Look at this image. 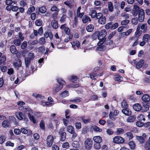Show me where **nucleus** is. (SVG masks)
<instances>
[{
    "mask_svg": "<svg viewBox=\"0 0 150 150\" xmlns=\"http://www.w3.org/2000/svg\"><path fill=\"white\" fill-rule=\"evenodd\" d=\"M98 39L100 40L98 44V47H97V50L100 51H102L105 49L104 45H101L103 44L106 40L105 36L107 34L106 30H102L100 31H98Z\"/></svg>",
    "mask_w": 150,
    "mask_h": 150,
    "instance_id": "f257e3e1",
    "label": "nucleus"
},
{
    "mask_svg": "<svg viewBox=\"0 0 150 150\" xmlns=\"http://www.w3.org/2000/svg\"><path fill=\"white\" fill-rule=\"evenodd\" d=\"M100 69V68L97 67H95L93 69L94 72L91 73L90 74V78L92 79L95 80L99 76H100L103 74V73L102 72H97L98 71H99Z\"/></svg>",
    "mask_w": 150,
    "mask_h": 150,
    "instance_id": "f03ea898",
    "label": "nucleus"
},
{
    "mask_svg": "<svg viewBox=\"0 0 150 150\" xmlns=\"http://www.w3.org/2000/svg\"><path fill=\"white\" fill-rule=\"evenodd\" d=\"M57 81L59 84V85H57L56 86L55 90L57 92L59 91L62 88L63 85L65 83V81L61 78L58 79H57Z\"/></svg>",
    "mask_w": 150,
    "mask_h": 150,
    "instance_id": "7ed1b4c3",
    "label": "nucleus"
},
{
    "mask_svg": "<svg viewBox=\"0 0 150 150\" xmlns=\"http://www.w3.org/2000/svg\"><path fill=\"white\" fill-rule=\"evenodd\" d=\"M124 139L120 136L115 137L113 139V142L117 144H122L125 142Z\"/></svg>",
    "mask_w": 150,
    "mask_h": 150,
    "instance_id": "20e7f679",
    "label": "nucleus"
},
{
    "mask_svg": "<svg viewBox=\"0 0 150 150\" xmlns=\"http://www.w3.org/2000/svg\"><path fill=\"white\" fill-rule=\"evenodd\" d=\"M53 137L51 135H49L46 139V145L47 147H50L54 142Z\"/></svg>",
    "mask_w": 150,
    "mask_h": 150,
    "instance_id": "39448f33",
    "label": "nucleus"
},
{
    "mask_svg": "<svg viewBox=\"0 0 150 150\" xmlns=\"http://www.w3.org/2000/svg\"><path fill=\"white\" fill-rule=\"evenodd\" d=\"M85 145L86 149H90L92 145V141L89 138H87L85 141Z\"/></svg>",
    "mask_w": 150,
    "mask_h": 150,
    "instance_id": "423d86ee",
    "label": "nucleus"
},
{
    "mask_svg": "<svg viewBox=\"0 0 150 150\" xmlns=\"http://www.w3.org/2000/svg\"><path fill=\"white\" fill-rule=\"evenodd\" d=\"M59 134L60 137V140L62 141H64L66 138V133L64 132L63 128H62L60 129Z\"/></svg>",
    "mask_w": 150,
    "mask_h": 150,
    "instance_id": "0eeeda50",
    "label": "nucleus"
},
{
    "mask_svg": "<svg viewBox=\"0 0 150 150\" xmlns=\"http://www.w3.org/2000/svg\"><path fill=\"white\" fill-rule=\"evenodd\" d=\"M139 17L138 19L140 22H142L144 20V12L142 9L139 10L138 13Z\"/></svg>",
    "mask_w": 150,
    "mask_h": 150,
    "instance_id": "6e6552de",
    "label": "nucleus"
},
{
    "mask_svg": "<svg viewBox=\"0 0 150 150\" xmlns=\"http://www.w3.org/2000/svg\"><path fill=\"white\" fill-rule=\"evenodd\" d=\"M146 134L145 133H143L142 136H137L136 137V139L138 140L140 143L143 144L145 140L144 137H146Z\"/></svg>",
    "mask_w": 150,
    "mask_h": 150,
    "instance_id": "1a4fd4ad",
    "label": "nucleus"
},
{
    "mask_svg": "<svg viewBox=\"0 0 150 150\" xmlns=\"http://www.w3.org/2000/svg\"><path fill=\"white\" fill-rule=\"evenodd\" d=\"M119 113V111L117 110H115L112 113V112H110L109 114V118L112 120L114 119V116L117 115Z\"/></svg>",
    "mask_w": 150,
    "mask_h": 150,
    "instance_id": "9d476101",
    "label": "nucleus"
},
{
    "mask_svg": "<svg viewBox=\"0 0 150 150\" xmlns=\"http://www.w3.org/2000/svg\"><path fill=\"white\" fill-rule=\"evenodd\" d=\"M54 42L55 44H59L61 41V39L58 35L57 33H56L54 35Z\"/></svg>",
    "mask_w": 150,
    "mask_h": 150,
    "instance_id": "9b49d317",
    "label": "nucleus"
},
{
    "mask_svg": "<svg viewBox=\"0 0 150 150\" xmlns=\"http://www.w3.org/2000/svg\"><path fill=\"white\" fill-rule=\"evenodd\" d=\"M71 43L72 45V47L75 50H76V48L75 47L76 46L77 48H78L80 47V42L77 40L73 41V42H71Z\"/></svg>",
    "mask_w": 150,
    "mask_h": 150,
    "instance_id": "f8f14e48",
    "label": "nucleus"
},
{
    "mask_svg": "<svg viewBox=\"0 0 150 150\" xmlns=\"http://www.w3.org/2000/svg\"><path fill=\"white\" fill-rule=\"evenodd\" d=\"M44 36L45 38H48L49 37L50 40L53 39V36L52 32L50 31L45 32L44 34Z\"/></svg>",
    "mask_w": 150,
    "mask_h": 150,
    "instance_id": "ddd939ff",
    "label": "nucleus"
},
{
    "mask_svg": "<svg viewBox=\"0 0 150 150\" xmlns=\"http://www.w3.org/2000/svg\"><path fill=\"white\" fill-rule=\"evenodd\" d=\"M133 109L136 111H139L141 110H142V107L141 105L139 103H136L133 105Z\"/></svg>",
    "mask_w": 150,
    "mask_h": 150,
    "instance_id": "4468645a",
    "label": "nucleus"
},
{
    "mask_svg": "<svg viewBox=\"0 0 150 150\" xmlns=\"http://www.w3.org/2000/svg\"><path fill=\"white\" fill-rule=\"evenodd\" d=\"M122 112L125 115L129 116L132 114V112L130 110L127 108L123 109L122 110Z\"/></svg>",
    "mask_w": 150,
    "mask_h": 150,
    "instance_id": "2eb2a0df",
    "label": "nucleus"
},
{
    "mask_svg": "<svg viewBox=\"0 0 150 150\" xmlns=\"http://www.w3.org/2000/svg\"><path fill=\"white\" fill-rule=\"evenodd\" d=\"M142 100L145 102H148L150 100V97L147 94H144L142 97Z\"/></svg>",
    "mask_w": 150,
    "mask_h": 150,
    "instance_id": "dca6fc26",
    "label": "nucleus"
},
{
    "mask_svg": "<svg viewBox=\"0 0 150 150\" xmlns=\"http://www.w3.org/2000/svg\"><path fill=\"white\" fill-rule=\"evenodd\" d=\"M82 18V21L83 23H85L88 21L90 22L91 21L90 17L87 16L85 15Z\"/></svg>",
    "mask_w": 150,
    "mask_h": 150,
    "instance_id": "f3484780",
    "label": "nucleus"
},
{
    "mask_svg": "<svg viewBox=\"0 0 150 150\" xmlns=\"http://www.w3.org/2000/svg\"><path fill=\"white\" fill-rule=\"evenodd\" d=\"M51 25L52 26L54 29H57L58 28V23L55 20H54L52 21Z\"/></svg>",
    "mask_w": 150,
    "mask_h": 150,
    "instance_id": "a211bd4d",
    "label": "nucleus"
},
{
    "mask_svg": "<svg viewBox=\"0 0 150 150\" xmlns=\"http://www.w3.org/2000/svg\"><path fill=\"white\" fill-rule=\"evenodd\" d=\"M16 117L20 120H22L24 117V116L23 113L20 112L16 113Z\"/></svg>",
    "mask_w": 150,
    "mask_h": 150,
    "instance_id": "6ab92c4d",
    "label": "nucleus"
},
{
    "mask_svg": "<svg viewBox=\"0 0 150 150\" xmlns=\"http://www.w3.org/2000/svg\"><path fill=\"white\" fill-rule=\"evenodd\" d=\"M144 63V60L143 59L140 60L136 64V67L137 69L141 68Z\"/></svg>",
    "mask_w": 150,
    "mask_h": 150,
    "instance_id": "aec40b11",
    "label": "nucleus"
},
{
    "mask_svg": "<svg viewBox=\"0 0 150 150\" xmlns=\"http://www.w3.org/2000/svg\"><path fill=\"white\" fill-rule=\"evenodd\" d=\"M106 22V18L105 16L102 17L98 20V23L101 25L104 24Z\"/></svg>",
    "mask_w": 150,
    "mask_h": 150,
    "instance_id": "412c9836",
    "label": "nucleus"
},
{
    "mask_svg": "<svg viewBox=\"0 0 150 150\" xmlns=\"http://www.w3.org/2000/svg\"><path fill=\"white\" fill-rule=\"evenodd\" d=\"M128 145L130 148L132 150L135 149L136 146L135 143L133 141H130L128 143Z\"/></svg>",
    "mask_w": 150,
    "mask_h": 150,
    "instance_id": "4be33fe9",
    "label": "nucleus"
},
{
    "mask_svg": "<svg viewBox=\"0 0 150 150\" xmlns=\"http://www.w3.org/2000/svg\"><path fill=\"white\" fill-rule=\"evenodd\" d=\"M55 115L56 114L54 113L52 114L51 115L50 118L52 120L54 121L56 124L58 122V118L57 117L55 116Z\"/></svg>",
    "mask_w": 150,
    "mask_h": 150,
    "instance_id": "5701e85b",
    "label": "nucleus"
},
{
    "mask_svg": "<svg viewBox=\"0 0 150 150\" xmlns=\"http://www.w3.org/2000/svg\"><path fill=\"white\" fill-rule=\"evenodd\" d=\"M93 140L96 143H101L102 141V139L99 136L94 137L93 138Z\"/></svg>",
    "mask_w": 150,
    "mask_h": 150,
    "instance_id": "b1692460",
    "label": "nucleus"
},
{
    "mask_svg": "<svg viewBox=\"0 0 150 150\" xmlns=\"http://www.w3.org/2000/svg\"><path fill=\"white\" fill-rule=\"evenodd\" d=\"M67 132L70 134L75 131L74 127L71 125L67 126Z\"/></svg>",
    "mask_w": 150,
    "mask_h": 150,
    "instance_id": "393cba45",
    "label": "nucleus"
},
{
    "mask_svg": "<svg viewBox=\"0 0 150 150\" xmlns=\"http://www.w3.org/2000/svg\"><path fill=\"white\" fill-rule=\"evenodd\" d=\"M6 57L4 55L2 56L0 58V65L2 64L5 65L6 63Z\"/></svg>",
    "mask_w": 150,
    "mask_h": 150,
    "instance_id": "a878e982",
    "label": "nucleus"
},
{
    "mask_svg": "<svg viewBox=\"0 0 150 150\" xmlns=\"http://www.w3.org/2000/svg\"><path fill=\"white\" fill-rule=\"evenodd\" d=\"M142 40L148 42L150 40V35L148 34H144Z\"/></svg>",
    "mask_w": 150,
    "mask_h": 150,
    "instance_id": "bb28decb",
    "label": "nucleus"
},
{
    "mask_svg": "<svg viewBox=\"0 0 150 150\" xmlns=\"http://www.w3.org/2000/svg\"><path fill=\"white\" fill-rule=\"evenodd\" d=\"M136 117L133 116H129L127 120V121L129 122H133L136 119Z\"/></svg>",
    "mask_w": 150,
    "mask_h": 150,
    "instance_id": "cd10ccee",
    "label": "nucleus"
},
{
    "mask_svg": "<svg viewBox=\"0 0 150 150\" xmlns=\"http://www.w3.org/2000/svg\"><path fill=\"white\" fill-rule=\"evenodd\" d=\"M94 27L93 25L91 24L88 25L86 27V29L88 32H91L94 29Z\"/></svg>",
    "mask_w": 150,
    "mask_h": 150,
    "instance_id": "c85d7f7f",
    "label": "nucleus"
},
{
    "mask_svg": "<svg viewBox=\"0 0 150 150\" xmlns=\"http://www.w3.org/2000/svg\"><path fill=\"white\" fill-rule=\"evenodd\" d=\"M70 80L71 82L75 83L78 81V79L76 76H71Z\"/></svg>",
    "mask_w": 150,
    "mask_h": 150,
    "instance_id": "c756f323",
    "label": "nucleus"
},
{
    "mask_svg": "<svg viewBox=\"0 0 150 150\" xmlns=\"http://www.w3.org/2000/svg\"><path fill=\"white\" fill-rule=\"evenodd\" d=\"M90 13H91V14H90V15L91 16V17L92 18H95L97 14L96 10H92L91 11Z\"/></svg>",
    "mask_w": 150,
    "mask_h": 150,
    "instance_id": "7c9ffc66",
    "label": "nucleus"
},
{
    "mask_svg": "<svg viewBox=\"0 0 150 150\" xmlns=\"http://www.w3.org/2000/svg\"><path fill=\"white\" fill-rule=\"evenodd\" d=\"M2 125L4 128L8 127H9V121L8 120H4L2 122Z\"/></svg>",
    "mask_w": 150,
    "mask_h": 150,
    "instance_id": "2f4dec72",
    "label": "nucleus"
},
{
    "mask_svg": "<svg viewBox=\"0 0 150 150\" xmlns=\"http://www.w3.org/2000/svg\"><path fill=\"white\" fill-rule=\"evenodd\" d=\"M149 108V106L147 104H144L142 107V111L145 112L147 111Z\"/></svg>",
    "mask_w": 150,
    "mask_h": 150,
    "instance_id": "473e14b6",
    "label": "nucleus"
},
{
    "mask_svg": "<svg viewBox=\"0 0 150 150\" xmlns=\"http://www.w3.org/2000/svg\"><path fill=\"white\" fill-rule=\"evenodd\" d=\"M10 50L11 53H15L17 51L15 46L14 45H12L10 47Z\"/></svg>",
    "mask_w": 150,
    "mask_h": 150,
    "instance_id": "72a5a7b5",
    "label": "nucleus"
},
{
    "mask_svg": "<svg viewBox=\"0 0 150 150\" xmlns=\"http://www.w3.org/2000/svg\"><path fill=\"white\" fill-rule=\"evenodd\" d=\"M124 132V130L121 128H119L117 129V130L116 133L117 135H120L122 134Z\"/></svg>",
    "mask_w": 150,
    "mask_h": 150,
    "instance_id": "f704fd0d",
    "label": "nucleus"
},
{
    "mask_svg": "<svg viewBox=\"0 0 150 150\" xmlns=\"http://www.w3.org/2000/svg\"><path fill=\"white\" fill-rule=\"evenodd\" d=\"M31 60L29 58L26 57L25 58V62L26 67L29 66Z\"/></svg>",
    "mask_w": 150,
    "mask_h": 150,
    "instance_id": "c9c22d12",
    "label": "nucleus"
},
{
    "mask_svg": "<svg viewBox=\"0 0 150 150\" xmlns=\"http://www.w3.org/2000/svg\"><path fill=\"white\" fill-rule=\"evenodd\" d=\"M67 16L65 14H63L60 19V21L62 23L65 22Z\"/></svg>",
    "mask_w": 150,
    "mask_h": 150,
    "instance_id": "e433bc0d",
    "label": "nucleus"
},
{
    "mask_svg": "<svg viewBox=\"0 0 150 150\" xmlns=\"http://www.w3.org/2000/svg\"><path fill=\"white\" fill-rule=\"evenodd\" d=\"M115 81L120 82L122 80V78L119 75H116L115 76Z\"/></svg>",
    "mask_w": 150,
    "mask_h": 150,
    "instance_id": "4c0bfd02",
    "label": "nucleus"
},
{
    "mask_svg": "<svg viewBox=\"0 0 150 150\" xmlns=\"http://www.w3.org/2000/svg\"><path fill=\"white\" fill-rule=\"evenodd\" d=\"M35 10V8L33 6H31L29 8L27 11V13L28 14H30L32 12L34 11Z\"/></svg>",
    "mask_w": 150,
    "mask_h": 150,
    "instance_id": "58836bf2",
    "label": "nucleus"
},
{
    "mask_svg": "<svg viewBox=\"0 0 150 150\" xmlns=\"http://www.w3.org/2000/svg\"><path fill=\"white\" fill-rule=\"evenodd\" d=\"M108 8L110 12H112L113 11V7L112 3L111 2L108 3Z\"/></svg>",
    "mask_w": 150,
    "mask_h": 150,
    "instance_id": "ea45409f",
    "label": "nucleus"
},
{
    "mask_svg": "<svg viewBox=\"0 0 150 150\" xmlns=\"http://www.w3.org/2000/svg\"><path fill=\"white\" fill-rule=\"evenodd\" d=\"M69 95L68 91H65L62 92L60 94V96L62 98H65Z\"/></svg>",
    "mask_w": 150,
    "mask_h": 150,
    "instance_id": "a19ab883",
    "label": "nucleus"
},
{
    "mask_svg": "<svg viewBox=\"0 0 150 150\" xmlns=\"http://www.w3.org/2000/svg\"><path fill=\"white\" fill-rule=\"evenodd\" d=\"M50 11H54L55 12H59V9L57 8L56 6H53L51 8Z\"/></svg>",
    "mask_w": 150,
    "mask_h": 150,
    "instance_id": "79ce46f5",
    "label": "nucleus"
},
{
    "mask_svg": "<svg viewBox=\"0 0 150 150\" xmlns=\"http://www.w3.org/2000/svg\"><path fill=\"white\" fill-rule=\"evenodd\" d=\"M89 37V36H86L84 38V40L82 43V45H85L88 44V42H89V41L88 40H87V39Z\"/></svg>",
    "mask_w": 150,
    "mask_h": 150,
    "instance_id": "37998d69",
    "label": "nucleus"
},
{
    "mask_svg": "<svg viewBox=\"0 0 150 150\" xmlns=\"http://www.w3.org/2000/svg\"><path fill=\"white\" fill-rule=\"evenodd\" d=\"M21 41L19 39H16L13 40V42L16 45L19 46L21 44Z\"/></svg>",
    "mask_w": 150,
    "mask_h": 150,
    "instance_id": "c03bdc74",
    "label": "nucleus"
},
{
    "mask_svg": "<svg viewBox=\"0 0 150 150\" xmlns=\"http://www.w3.org/2000/svg\"><path fill=\"white\" fill-rule=\"evenodd\" d=\"M80 118L82 120L83 122L85 124L89 122L91 120L90 118H88V119H85L84 116H81Z\"/></svg>",
    "mask_w": 150,
    "mask_h": 150,
    "instance_id": "a18cd8bd",
    "label": "nucleus"
},
{
    "mask_svg": "<svg viewBox=\"0 0 150 150\" xmlns=\"http://www.w3.org/2000/svg\"><path fill=\"white\" fill-rule=\"evenodd\" d=\"M15 66L16 67H20L21 65V62L20 60H17L14 63Z\"/></svg>",
    "mask_w": 150,
    "mask_h": 150,
    "instance_id": "49530a36",
    "label": "nucleus"
},
{
    "mask_svg": "<svg viewBox=\"0 0 150 150\" xmlns=\"http://www.w3.org/2000/svg\"><path fill=\"white\" fill-rule=\"evenodd\" d=\"M121 106L123 109L128 108V105L125 100L123 101L121 103Z\"/></svg>",
    "mask_w": 150,
    "mask_h": 150,
    "instance_id": "de8ad7c7",
    "label": "nucleus"
},
{
    "mask_svg": "<svg viewBox=\"0 0 150 150\" xmlns=\"http://www.w3.org/2000/svg\"><path fill=\"white\" fill-rule=\"evenodd\" d=\"M141 28L143 30L144 33L147 30V24H143L141 26Z\"/></svg>",
    "mask_w": 150,
    "mask_h": 150,
    "instance_id": "09e8293b",
    "label": "nucleus"
},
{
    "mask_svg": "<svg viewBox=\"0 0 150 150\" xmlns=\"http://www.w3.org/2000/svg\"><path fill=\"white\" fill-rule=\"evenodd\" d=\"M132 31V29H130L127 30L126 32H123L122 33V35L127 36L129 35Z\"/></svg>",
    "mask_w": 150,
    "mask_h": 150,
    "instance_id": "8fccbe9b",
    "label": "nucleus"
},
{
    "mask_svg": "<svg viewBox=\"0 0 150 150\" xmlns=\"http://www.w3.org/2000/svg\"><path fill=\"white\" fill-rule=\"evenodd\" d=\"M25 108H26V109H24V112L25 113L28 114V115L29 114H30L31 112H32V110L28 107H25Z\"/></svg>",
    "mask_w": 150,
    "mask_h": 150,
    "instance_id": "3c124183",
    "label": "nucleus"
},
{
    "mask_svg": "<svg viewBox=\"0 0 150 150\" xmlns=\"http://www.w3.org/2000/svg\"><path fill=\"white\" fill-rule=\"evenodd\" d=\"M42 24V21L40 19L36 20L35 22V24L36 26H40Z\"/></svg>",
    "mask_w": 150,
    "mask_h": 150,
    "instance_id": "603ef678",
    "label": "nucleus"
},
{
    "mask_svg": "<svg viewBox=\"0 0 150 150\" xmlns=\"http://www.w3.org/2000/svg\"><path fill=\"white\" fill-rule=\"evenodd\" d=\"M39 42L41 45H43L45 44L46 42L45 38L42 37L40 38L39 40Z\"/></svg>",
    "mask_w": 150,
    "mask_h": 150,
    "instance_id": "864d4df0",
    "label": "nucleus"
},
{
    "mask_svg": "<svg viewBox=\"0 0 150 150\" xmlns=\"http://www.w3.org/2000/svg\"><path fill=\"white\" fill-rule=\"evenodd\" d=\"M137 119L139 120L145 121V118L144 117V115L143 114L139 115L137 117Z\"/></svg>",
    "mask_w": 150,
    "mask_h": 150,
    "instance_id": "5fc2aeb1",
    "label": "nucleus"
},
{
    "mask_svg": "<svg viewBox=\"0 0 150 150\" xmlns=\"http://www.w3.org/2000/svg\"><path fill=\"white\" fill-rule=\"evenodd\" d=\"M46 11V8L45 6H42L39 8V11L41 13H45Z\"/></svg>",
    "mask_w": 150,
    "mask_h": 150,
    "instance_id": "6e6d98bb",
    "label": "nucleus"
},
{
    "mask_svg": "<svg viewBox=\"0 0 150 150\" xmlns=\"http://www.w3.org/2000/svg\"><path fill=\"white\" fill-rule=\"evenodd\" d=\"M126 134L129 140L132 139L133 137V134L131 132H127L126 133Z\"/></svg>",
    "mask_w": 150,
    "mask_h": 150,
    "instance_id": "4d7b16f0",
    "label": "nucleus"
},
{
    "mask_svg": "<svg viewBox=\"0 0 150 150\" xmlns=\"http://www.w3.org/2000/svg\"><path fill=\"white\" fill-rule=\"evenodd\" d=\"M28 117H29L30 120L32 122L34 123H35L36 122V120L35 119L34 117L31 116L30 114L28 115Z\"/></svg>",
    "mask_w": 150,
    "mask_h": 150,
    "instance_id": "13d9d810",
    "label": "nucleus"
},
{
    "mask_svg": "<svg viewBox=\"0 0 150 150\" xmlns=\"http://www.w3.org/2000/svg\"><path fill=\"white\" fill-rule=\"evenodd\" d=\"M117 32L116 31H114L112 32L111 33L108 37V39L110 40L116 34Z\"/></svg>",
    "mask_w": 150,
    "mask_h": 150,
    "instance_id": "bf43d9fd",
    "label": "nucleus"
},
{
    "mask_svg": "<svg viewBox=\"0 0 150 150\" xmlns=\"http://www.w3.org/2000/svg\"><path fill=\"white\" fill-rule=\"evenodd\" d=\"M76 128L77 129H79L81 128V124L80 122H76L75 124Z\"/></svg>",
    "mask_w": 150,
    "mask_h": 150,
    "instance_id": "052dcab7",
    "label": "nucleus"
},
{
    "mask_svg": "<svg viewBox=\"0 0 150 150\" xmlns=\"http://www.w3.org/2000/svg\"><path fill=\"white\" fill-rule=\"evenodd\" d=\"M73 37V35L72 34H71L69 35L68 37H67L64 39V41L65 42H68L70 40L72 39Z\"/></svg>",
    "mask_w": 150,
    "mask_h": 150,
    "instance_id": "680f3d73",
    "label": "nucleus"
},
{
    "mask_svg": "<svg viewBox=\"0 0 150 150\" xmlns=\"http://www.w3.org/2000/svg\"><path fill=\"white\" fill-rule=\"evenodd\" d=\"M40 128L44 130L45 129V122L43 120H42L40 123Z\"/></svg>",
    "mask_w": 150,
    "mask_h": 150,
    "instance_id": "e2e57ef3",
    "label": "nucleus"
},
{
    "mask_svg": "<svg viewBox=\"0 0 150 150\" xmlns=\"http://www.w3.org/2000/svg\"><path fill=\"white\" fill-rule=\"evenodd\" d=\"M93 129L94 131L98 132H100L102 131V129H101L96 126H93Z\"/></svg>",
    "mask_w": 150,
    "mask_h": 150,
    "instance_id": "0e129e2a",
    "label": "nucleus"
},
{
    "mask_svg": "<svg viewBox=\"0 0 150 150\" xmlns=\"http://www.w3.org/2000/svg\"><path fill=\"white\" fill-rule=\"evenodd\" d=\"M6 137L4 135H2L0 137V144H2L5 141Z\"/></svg>",
    "mask_w": 150,
    "mask_h": 150,
    "instance_id": "69168bd1",
    "label": "nucleus"
},
{
    "mask_svg": "<svg viewBox=\"0 0 150 150\" xmlns=\"http://www.w3.org/2000/svg\"><path fill=\"white\" fill-rule=\"evenodd\" d=\"M64 31L66 34L69 35H70L71 34H70V30L69 28L68 27H67L64 29Z\"/></svg>",
    "mask_w": 150,
    "mask_h": 150,
    "instance_id": "338daca9",
    "label": "nucleus"
},
{
    "mask_svg": "<svg viewBox=\"0 0 150 150\" xmlns=\"http://www.w3.org/2000/svg\"><path fill=\"white\" fill-rule=\"evenodd\" d=\"M98 33L97 32H96L92 35V38L93 39L95 40L97 38L98 39Z\"/></svg>",
    "mask_w": 150,
    "mask_h": 150,
    "instance_id": "774afa93",
    "label": "nucleus"
}]
</instances>
